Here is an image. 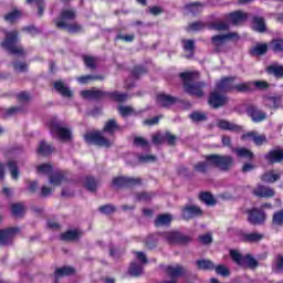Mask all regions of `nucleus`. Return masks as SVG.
I'll use <instances>...</instances> for the list:
<instances>
[{"instance_id": "f257e3e1", "label": "nucleus", "mask_w": 283, "mask_h": 283, "mask_svg": "<svg viewBox=\"0 0 283 283\" xmlns=\"http://www.w3.org/2000/svg\"><path fill=\"white\" fill-rule=\"evenodd\" d=\"M234 161L231 155H218L211 154L206 156V161H199L195 165V171L199 174H207L209 167H216L220 171H230L233 167Z\"/></svg>"}, {"instance_id": "f03ea898", "label": "nucleus", "mask_w": 283, "mask_h": 283, "mask_svg": "<svg viewBox=\"0 0 283 283\" xmlns=\"http://www.w3.org/2000/svg\"><path fill=\"white\" fill-rule=\"evenodd\" d=\"M199 76L200 73H198V71H186L179 73V78L182 82L184 92L188 94V96H192L195 98H205V87H207V82H193Z\"/></svg>"}, {"instance_id": "7ed1b4c3", "label": "nucleus", "mask_w": 283, "mask_h": 283, "mask_svg": "<svg viewBox=\"0 0 283 283\" xmlns=\"http://www.w3.org/2000/svg\"><path fill=\"white\" fill-rule=\"evenodd\" d=\"M82 98H85L86 101H101L103 98H109V101H114L115 103H125L127 98H129V95L127 93H120L118 91H101L96 88H90L81 91Z\"/></svg>"}, {"instance_id": "20e7f679", "label": "nucleus", "mask_w": 283, "mask_h": 283, "mask_svg": "<svg viewBox=\"0 0 283 283\" xmlns=\"http://www.w3.org/2000/svg\"><path fill=\"white\" fill-rule=\"evenodd\" d=\"M19 41H21L19 31H7L4 33L3 41L0 43V48H2V50H6V52H9V54H12L13 56H20L24 59V56H27L25 48H23V45H17Z\"/></svg>"}, {"instance_id": "39448f33", "label": "nucleus", "mask_w": 283, "mask_h": 283, "mask_svg": "<svg viewBox=\"0 0 283 283\" xmlns=\"http://www.w3.org/2000/svg\"><path fill=\"white\" fill-rule=\"evenodd\" d=\"M229 253L232 262H235V264L241 269L254 270L260 266V262H258V260H255V258H253V254L251 253L242 255V253H240V251L238 250H230Z\"/></svg>"}, {"instance_id": "423d86ee", "label": "nucleus", "mask_w": 283, "mask_h": 283, "mask_svg": "<svg viewBox=\"0 0 283 283\" xmlns=\"http://www.w3.org/2000/svg\"><path fill=\"white\" fill-rule=\"evenodd\" d=\"M113 187L116 189H134V187H140L143 179L140 177H115L112 180Z\"/></svg>"}, {"instance_id": "0eeeda50", "label": "nucleus", "mask_w": 283, "mask_h": 283, "mask_svg": "<svg viewBox=\"0 0 283 283\" xmlns=\"http://www.w3.org/2000/svg\"><path fill=\"white\" fill-rule=\"evenodd\" d=\"M84 140L87 145H96L97 147H112V142L103 136L101 130L88 132L84 135Z\"/></svg>"}, {"instance_id": "6e6552de", "label": "nucleus", "mask_w": 283, "mask_h": 283, "mask_svg": "<svg viewBox=\"0 0 283 283\" xmlns=\"http://www.w3.org/2000/svg\"><path fill=\"white\" fill-rule=\"evenodd\" d=\"M245 213L248 216L247 220L249 224H252L253 227H260L266 222V212L262 208H250L245 210Z\"/></svg>"}, {"instance_id": "1a4fd4ad", "label": "nucleus", "mask_w": 283, "mask_h": 283, "mask_svg": "<svg viewBox=\"0 0 283 283\" xmlns=\"http://www.w3.org/2000/svg\"><path fill=\"white\" fill-rule=\"evenodd\" d=\"M164 238L169 244H179L180 247H187L190 242H193V238L180 232V231H170L164 234Z\"/></svg>"}, {"instance_id": "9d476101", "label": "nucleus", "mask_w": 283, "mask_h": 283, "mask_svg": "<svg viewBox=\"0 0 283 283\" xmlns=\"http://www.w3.org/2000/svg\"><path fill=\"white\" fill-rule=\"evenodd\" d=\"M228 41H240V34L238 32H228L226 34H216L211 38V44L216 52H222V45Z\"/></svg>"}, {"instance_id": "9b49d317", "label": "nucleus", "mask_w": 283, "mask_h": 283, "mask_svg": "<svg viewBox=\"0 0 283 283\" xmlns=\"http://www.w3.org/2000/svg\"><path fill=\"white\" fill-rule=\"evenodd\" d=\"M48 125L53 134H57L60 140H72V132L70 128L63 127V122L53 118L48 123Z\"/></svg>"}, {"instance_id": "f8f14e48", "label": "nucleus", "mask_w": 283, "mask_h": 283, "mask_svg": "<svg viewBox=\"0 0 283 283\" xmlns=\"http://www.w3.org/2000/svg\"><path fill=\"white\" fill-rule=\"evenodd\" d=\"M229 103V97L227 95H222L218 88L210 92L208 97V105L212 107V109H220V107H224Z\"/></svg>"}, {"instance_id": "ddd939ff", "label": "nucleus", "mask_w": 283, "mask_h": 283, "mask_svg": "<svg viewBox=\"0 0 283 283\" xmlns=\"http://www.w3.org/2000/svg\"><path fill=\"white\" fill-rule=\"evenodd\" d=\"M235 77L233 76H226L222 77L217 84L216 90L218 92H222L223 94H229L231 92H235Z\"/></svg>"}, {"instance_id": "4468645a", "label": "nucleus", "mask_w": 283, "mask_h": 283, "mask_svg": "<svg viewBox=\"0 0 283 283\" xmlns=\"http://www.w3.org/2000/svg\"><path fill=\"white\" fill-rule=\"evenodd\" d=\"M54 24L57 30H67L69 34H78L80 32H83V25L77 22L67 23L64 21H54Z\"/></svg>"}, {"instance_id": "2eb2a0df", "label": "nucleus", "mask_w": 283, "mask_h": 283, "mask_svg": "<svg viewBox=\"0 0 283 283\" xmlns=\"http://www.w3.org/2000/svg\"><path fill=\"white\" fill-rule=\"evenodd\" d=\"M21 229L19 228H7L0 230V247H8L12 242V238L15 233H19Z\"/></svg>"}, {"instance_id": "dca6fc26", "label": "nucleus", "mask_w": 283, "mask_h": 283, "mask_svg": "<svg viewBox=\"0 0 283 283\" xmlns=\"http://www.w3.org/2000/svg\"><path fill=\"white\" fill-rule=\"evenodd\" d=\"M281 179L282 171L275 169L268 170L260 176L261 182H264L265 185H274V182H277Z\"/></svg>"}, {"instance_id": "f3484780", "label": "nucleus", "mask_w": 283, "mask_h": 283, "mask_svg": "<svg viewBox=\"0 0 283 283\" xmlns=\"http://www.w3.org/2000/svg\"><path fill=\"white\" fill-rule=\"evenodd\" d=\"M264 160L268 165H277L283 163V148L271 149L264 155Z\"/></svg>"}, {"instance_id": "a211bd4d", "label": "nucleus", "mask_w": 283, "mask_h": 283, "mask_svg": "<svg viewBox=\"0 0 283 283\" xmlns=\"http://www.w3.org/2000/svg\"><path fill=\"white\" fill-rule=\"evenodd\" d=\"M203 211L200 207L198 206H186L181 210V216L184 220H192V218H200L203 216Z\"/></svg>"}, {"instance_id": "6ab92c4d", "label": "nucleus", "mask_w": 283, "mask_h": 283, "mask_svg": "<svg viewBox=\"0 0 283 283\" xmlns=\"http://www.w3.org/2000/svg\"><path fill=\"white\" fill-rule=\"evenodd\" d=\"M256 198H275V190L269 186L258 185L252 191Z\"/></svg>"}, {"instance_id": "aec40b11", "label": "nucleus", "mask_w": 283, "mask_h": 283, "mask_svg": "<svg viewBox=\"0 0 283 283\" xmlns=\"http://www.w3.org/2000/svg\"><path fill=\"white\" fill-rule=\"evenodd\" d=\"M247 114L252 118L253 123H262L263 120H266V113L255 105L248 106Z\"/></svg>"}, {"instance_id": "412c9836", "label": "nucleus", "mask_w": 283, "mask_h": 283, "mask_svg": "<svg viewBox=\"0 0 283 283\" xmlns=\"http://www.w3.org/2000/svg\"><path fill=\"white\" fill-rule=\"evenodd\" d=\"M217 126L219 127V129H222L223 132H235L237 134L244 132V127L237 125L234 123H231L227 119H220Z\"/></svg>"}, {"instance_id": "4be33fe9", "label": "nucleus", "mask_w": 283, "mask_h": 283, "mask_svg": "<svg viewBox=\"0 0 283 283\" xmlns=\"http://www.w3.org/2000/svg\"><path fill=\"white\" fill-rule=\"evenodd\" d=\"M156 101L159 105H161V107L167 109V107H171V105H176V103H178V97H174L165 93H159L157 94Z\"/></svg>"}, {"instance_id": "5701e85b", "label": "nucleus", "mask_w": 283, "mask_h": 283, "mask_svg": "<svg viewBox=\"0 0 283 283\" xmlns=\"http://www.w3.org/2000/svg\"><path fill=\"white\" fill-rule=\"evenodd\" d=\"M74 273H76V270H74V268H72V266L57 268V269H55L54 273L52 274L54 276L53 283H59V280H61V277L74 275Z\"/></svg>"}, {"instance_id": "b1692460", "label": "nucleus", "mask_w": 283, "mask_h": 283, "mask_svg": "<svg viewBox=\"0 0 283 283\" xmlns=\"http://www.w3.org/2000/svg\"><path fill=\"white\" fill-rule=\"evenodd\" d=\"M262 240H264V234L260 232L241 233V242L255 244L258 242H262Z\"/></svg>"}, {"instance_id": "393cba45", "label": "nucleus", "mask_w": 283, "mask_h": 283, "mask_svg": "<svg viewBox=\"0 0 283 283\" xmlns=\"http://www.w3.org/2000/svg\"><path fill=\"white\" fill-rule=\"evenodd\" d=\"M54 90L61 94V96H64V98H72L74 96V93L70 87L65 86V83L63 81L59 80L53 83Z\"/></svg>"}, {"instance_id": "a878e982", "label": "nucleus", "mask_w": 283, "mask_h": 283, "mask_svg": "<svg viewBox=\"0 0 283 283\" xmlns=\"http://www.w3.org/2000/svg\"><path fill=\"white\" fill-rule=\"evenodd\" d=\"M233 153L235 154L237 158H243L244 160H249L250 163L251 160L255 159V154L253 153V150L247 147L234 148Z\"/></svg>"}, {"instance_id": "bb28decb", "label": "nucleus", "mask_w": 283, "mask_h": 283, "mask_svg": "<svg viewBox=\"0 0 283 283\" xmlns=\"http://www.w3.org/2000/svg\"><path fill=\"white\" fill-rule=\"evenodd\" d=\"M120 126L118 125V122H116V119L114 118H111L105 123L102 133L108 134V136H114V134H116V132H118Z\"/></svg>"}, {"instance_id": "cd10ccee", "label": "nucleus", "mask_w": 283, "mask_h": 283, "mask_svg": "<svg viewBox=\"0 0 283 283\" xmlns=\"http://www.w3.org/2000/svg\"><path fill=\"white\" fill-rule=\"evenodd\" d=\"M226 19L231 21L232 25H238L239 23H242V21H247L248 14L242 11H233L226 15Z\"/></svg>"}, {"instance_id": "c85d7f7f", "label": "nucleus", "mask_w": 283, "mask_h": 283, "mask_svg": "<svg viewBox=\"0 0 283 283\" xmlns=\"http://www.w3.org/2000/svg\"><path fill=\"white\" fill-rule=\"evenodd\" d=\"M200 202H203L207 207H216L218 205V200L213 197V193L210 191H201L199 193Z\"/></svg>"}, {"instance_id": "c756f323", "label": "nucleus", "mask_w": 283, "mask_h": 283, "mask_svg": "<svg viewBox=\"0 0 283 283\" xmlns=\"http://www.w3.org/2000/svg\"><path fill=\"white\" fill-rule=\"evenodd\" d=\"M76 19V10L74 9H64L60 12L59 17L54 21H63L67 23V21H74ZM53 21V23H54Z\"/></svg>"}, {"instance_id": "7c9ffc66", "label": "nucleus", "mask_w": 283, "mask_h": 283, "mask_svg": "<svg viewBox=\"0 0 283 283\" xmlns=\"http://www.w3.org/2000/svg\"><path fill=\"white\" fill-rule=\"evenodd\" d=\"M184 52H188L186 59H193V54H196V40H181Z\"/></svg>"}, {"instance_id": "2f4dec72", "label": "nucleus", "mask_w": 283, "mask_h": 283, "mask_svg": "<svg viewBox=\"0 0 283 283\" xmlns=\"http://www.w3.org/2000/svg\"><path fill=\"white\" fill-rule=\"evenodd\" d=\"M81 235H83V233L78 230H67L61 234V240H63V242H76L81 240Z\"/></svg>"}, {"instance_id": "473e14b6", "label": "nucleus", "mask_w": 283, "mask_h": 283, "mask_svg": "<svg viewBox=\"0 0 283 283\" xmlns=\"http://www.w3.org/2000/svg\"><path fill=\"white\" fill-rule=\"evenodd\" d=\"M231 27L224 21L208 22L207 30H216L217 32H229Z\"/></svg>"}, {"instance_id": "72a5a7b5", "label": "nucleus", "mask_w": 283, "mask_h": 283, "mask_svg": "<svg viewBox=\"0 0 283 283\" xmlns=\"http://www.w3.org/2000/svg\"><path fill=\"white\" fill-rule=\"evenodd\" d=\"M98 184L99 181L94 178V176H86L84 179V187L87 189V191H91V193H96Z\"/></svg>"}, {"instance_id": "f704fd0d", "label": "nucleus", "mask_w": 283, "mask_h": 283, "mask_svg": "<svg viewBox=\"0 0 283 283\" xmlns=\"http://www.w3.org/2000/svg\"><path fill=\"white\" fill-rule=\"evenodd\" d=\"M234 92H238L239 94H247L249 92H255V86L253 85V82H244L240 84H234Z\"/></svg>"}, {"instance_id": "c9c22d12", "label": "nucleus", "mask_w": 283, "mask_h": 283, "mask_svg": "<svg viewBox=\"0 0 283 283\" xmlns=\"http://www.w3.org/2000/svg\"><path fill=\"white\" fill-rule=\"evenodd\" d=\"M196 266L199 271H213L216 263L211 260L200 259L196 261Z\"/></svg>"}, {"instance_id": "e433bc0d", "label": "nucleus", "mask_w": 283, "mask_h": 283, "mask_svg": "<svg viewBox=\"0 0 283 283\" xmlns=\"http://www.w3.org/2000/svg\"><path fill=\"white\" fill-rule=\"evenodd\" d=\"M269 52V44L256 43L254 48L250 50L251 56H264Z\"/></svg>"}, {"instance_id": "4c0bfd02", "label": "nucleus", "mask_w": 283, "mask_h": 283, "mask_svg": "<svg viewBox=\"0 0 283 283\" xmlns=\"http://www.w3.org/2000/svg\"><path fill=\"white\" fill-rule=\"evenodd\" d=\"M143 264L134 261L130 263L129 268H128V273L132 277H140L143 275Z\"/></svg>"}, {"instance_id": "58836bf2", "label": "nucleus", "mask_w": 283, "mask_h": 283, "mask_svg": "<svg viewBox=\"0 0 283 283\" xmlns=\"http://www.w3.org/2000/svg\"><path fill=\"white\" fill-rule=\"evenodd\" d=\"M265 107H269V109H277L280 105H282V97L280 96H266L264 98Z\"/></svg>"}, {"instance_id": "ea45409f", "label": "nucleus", "mask_w": 283, "mask_h": 283, "mask_svg": "<svg viewBox=\"0 0 283 283\" xmlns=\"http://www.w3.org/2000/svg\"><path fill=\"white\" fill-rule=\"evenodd\" d=\"M252 24L253 30L256 32H266V22H264V18L258 15L253 17Z\"/></svg>"}, {"instance_id": "a19ab883", "label": "nucleus", "mask_w": 283, "mask_h": 283, "mask_svg": "<svg viewBox=\"0 0 283 283\" xmlns=\"http://www.w3.org/2000/svg\"><path fill=\"white\" fill-rule=\"evenodd\" d=\"M166 273L174 280L175 277L185 275V268L180 265H177L176 268L168 265L166 268Z\"/></svg>"}, {"instance_id": "79ce46f5", "label": "nucleus", "mask_w": 283, "mask_h": 283, "mask_svg": "<svg viewBox=\"0 0 283 283\" xmlns=\"http://www.w3.org/2000/svg\"><path fill=\"white\" fill-rule=\"evenodd\" d=\"M11 213L14 218H23L25 216V206L21 202L12 203Z\"/></svg>"}, {"instance_id": "37998d69", "label": "nucleus", "mask_w": 283, "mask_h": 283, "mask_svg": "<svg viewBox=\"0 0 283 283\" xmlns=\"http://www.w3.org/2000/svg\"><path fill=\"white\" fill-rule=\"evenodd\" d=\"M54 147L52 144H46L45 140L40 142V145L38 147V154L40 156H50V154H53Z\"/></svg>"}, {"instance_id": "c03bdc74", "label": "nucleus", "mask_w": 283, "mask_h": 283, "mask_svg": "<svg viewBox=\"0 0 283 283\" xmlns=\"http://www.w3.org/2000/svg\"><path fill=\"white\" fill-rule=\"evenodd\" d=\"M118 114L122 118H127L128 116H138V112L132 106H118Z\"/></svg>"}, {"instance_id": "a18cd8bd", "label": "nucleus", "mask_w": 283, "mask_h": 283, "mask_svg": "<svg viewBox=\"0 0 283 283\" xmlns=\"http://www.w3.org/2000/svg\"><path fill=\"white\" fill-rule=\"evenodd\" d=\"M266 73L275 76V78H283V66L277 64H272L266 67Z\"/></svg>"}, {"instance_id": "49530a36", "label": "nucleus", "mask_w": 283, "mask_h": 283, "mask_svg": "<svg viewBox=\"0 0 283 283\" xmlns=\"http://www.w3.org/2000/svg\"><path fill=\"white\" fill-rule=\"evenodd\" d=\"M3 19L7 23H17V21L21 19V11H19V9H13L11 12L4 14Z\"/></svg>"}, {"instance_id": "de8ad7c7", "label": "nucleus", "mask_w": 283, "mask_h": 283, "mask_svg": "<svg viewBox=\"0 0 283 283\" xmlns=\"http://www.w3.org/2000/svg\"><path fill=\"white\" fill-rule=\"evenodd\" d=\"M171 224V214H159L155 219V227H169Z\"/></svg>"}, {"instance_id": "09e8293b", "label": "nucleus", "mask_w": 283, "mask_h": 283, "mask_svg": "<svg viewBox=\"0 0 283 283\" xmlns=\"http://www.w3.org/2000/svg\"><path fill=\"white\" fill-rule=\"evenodd\" d=\"M64 180H65V172L64 171L54 172L53 175H51L49 177V182L51 185H54L55 187H59V185H61V182H63Z\"/></svg>"}, {"instance_id": "8fccbe9b", "label": "nucleus", "mask_w": 283, "mask_h": 283, "mask_svg": "<svg viewBox=\"0 0 283 283\" xmlns=\"http://www.w3.org/2000/svg\"><path fill=\"white\" fill-rule=\"evenodd\" d=\"M78 83L87 85L92 81H105V75H82L77 77Z\"/></svg>"}, {"instance_id": "3c124183", "label": "nucleus", "mask_w": 283, "mask_h": 283, "mask_svg": "<svg viewBox=\"0 0 283 283\" xmlns=\"http://www.w3.org/2000/svg\"><path fill=\"white\" fill-rule=\"evenodd\" d=\"M207 25L209 22L195 21L188 25V32H200L202 30H207Z\"/></svg>"}, {"instance_id": "603ef678", "label": "nucleus", "mask_w": 283, "mask_h": 283, "mask_svg": "<svg viewBox=\"0 0 283 283\" xmlns=\"http://www.w3.org/2000/svg\"><path fill=\"white\" fill-rule=\"evenodd\" d=\"M144 244L146 249H156V247H158V234H149L148 237H146L144 240Z\"/></svg>"}, {"instance_id": "864d4df0", "label": "nucleus", "mask_w": 283, "mask_h": 283, "mask_svg": "<svg viewBox=\"0 0 283 283\" xmlns=\"http://www.w3.org/2000/svg\"><path fill=\"white\" fill-rule=\"evenodd\" d=\"M144 74H147V67H145L144 65H135L130 70V76H133L135 81H138V78H140V76H143Z\"/></svg>"}, {"instance_id": "5fc2aeb1", "label": "nucleus", "mask_w": 283, "mask_h": 283, "mask_svg": "<svg viewBox=\"0 0 283 283\" xmlns=\"http://www.w3.org/2000/svg\"><path fill=\"white\" fill-rule=\"evenodd\" d=\"M25 3H28L29 6L35 3L38 8V17H43L45 12V0H25Z\"/></svg>"}, {"instance_id": "6e6d98bb", "label": "nucleus", "mask_w": 283, "mask_h": 283, "mask_svg": "<svg viewBox=\"0 0 283 283\" xmlns=\"http://www.w3.org/2000/svg\"><path fill=\"white\" fill-rule=\"evenodd\" d=\"M213 271L217 275H221V277H229L231 275V270L224 264L214 265Z\"/></svg>"}, {"instance_id": "4d7b16f0", "label": "nucleus", "mask_w": 283, "mask_h": 283, "mask_svg": "<svg viewBox=\"0 0 283 283\" xmlns=\"http://www.w3.org/2000/svg\"><path fill=\"white\" fill-rule=\"evenodd\" d=\"M99 213L103 216H112V213H116L117 208L112 203L103 205L98 208Z\"/></svg>"}, {"instance_id": "13d9d810", "label": "nucleus", "mask_w": 283, "mask_h": 283, "mask_svg": "<svg viewBox=\"0 0 283 283\" xmlns=\"http://www.w3.org/2000/svg\"><path fill=\"white\" fill-rule=\"evenodd\" d=\"M7 167H9L11 171V178H13V180H19V166L17 165V161L14 160L8 161Z\"/></svg>"}, {"instance_id": "bf43d9fd", "label": "nucleus", "mask_w": 283, "mask_h": 283, "mask_svg": "<svg viewBox=\"0 0 283 283\" xmlns=\"http://www.w3.org/2000/svg\"><path fill=\"white\" fill-rule=\"evenodd\" d=\"M189 118L192 120V123H205L208 117L207 114L196 111L189 115Z\"/></svg>"}, {"instance_id": "052dcab7", "label": "nucleus", "mask_w": 283, "mask_h": 283, "mask_svg": "<svg viewBox=\"0 0 283 283\" xmlns=\"http://www.w3.org/2000/svg\"><path fill=\"white\" fill-rule=\"evenodd\" d=\"M135 147H142V149H149V140L142 136H136L133 140Z\"/></svg>"}, {"instance_id": "680f3d73", "label": "nucleus", "mask_w": 283, "mask_h": 283, "mask_svg": "<svg viewBox=\"0 0 283 283\" xmlns=\"http://www.w3.org/2000/svg\"><path fill=\"white\" fill-rule=\"evenodd\" d=\"M186 10L188 12H191V14H200V8H202L201 2H191L185 6Z\"/></svg>"}, {"instance_id": "e2e57ef3", "label": "nucleus", "mask_w": 283, "mask_h": 283, "mask_svg": "<svg viewBox=\"0 0 283 283\" xmlns=\"http://www.w3.org/2000/svg\"><path fill=\"white\" fill-rule=\"evenodd\" d=\"M270 48L272 52H283V39H273L270 42Z\"/></svg>"}, {"instance_id": "0e129e2a", "label": "nucleus", "mask_w": 283, "mask_h": 283, "mask_svg": "<svg viewBox=\"0 0 283 283\" xmlns=\"http://www.w3.org/2000/svg\"><path fill=\"white\" fill-rule=\"evenodd\" d=\"M272 224L274 227H283V210H279L272 216Z\"/></svg>"}, {"instance_id": "69168bd1", "label": "nucleus", "mask_w": 283, "mask_h": 283, "mask_svg": "<svg viewBox=\"0 0 283 283\" xmlns=\"http://www.w3.org/2000/svg\"><path fill=\"white\" fill-rule=\"evenodd\" d=\"M83 61H84V65H86V67L88 70H96V67H97L96 57L90 56V55H84Z\"/></svg>"}, {"instance_id": "338daca9", "label": "nucleus", "mask_w": 283, "mask_h": 283, "mask_svg": "<svg viewBox=\"0 0 283 283\" xmlns=\"http://www.w3.org/2000/svg\"><path fill=\"white\" fill-rule=\"evenodd\" d=\"M14 72H28V63L14 61L12 62Z\"/></svg>"}, {"instance_id": "774afa93", "label": "nucleus", "mask_w": 283, "mask_h": 283, "mask_svg": "<svg viewBox=\"0 0 283 283\" xmlns=\"http://www.w3.org/2000/svg\"><path fill=\"white\" fill-rule=\"evenodd\" d=\"M274 273H283V255L279 254L275 259Z\"/></svg>"}]
</instances>
